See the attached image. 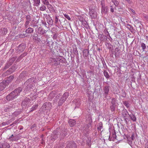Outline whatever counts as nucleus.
<instances>
[{
	"mask_svg": "<svg viewBox=\"0 0 148 148\" xmlns=\"http://www.w3.org/2000/svg\"><path fill=\"white\" fill-rule=\"evenodd\" d=\"M36 80V79L33 77L28 79L24 84V87L25 86V90L27 91L33 89L35 86Z\"/></svg>",
	"mask_w": 148,
	"mask_h": 148,
	"instance_id": "nucleus-1",
	"label": "nucleus"
},
{
	"mask_svg": "<svg viewBox=\"0 0 148 148\" xmlns=\"http://www.w3.org/2000/svg\"><path fill=\"white\" fill-rule=\"evenodd\" d=\"M22 88L21 87L16 89L6 97V99L8 101H10L15 99L19 95L20 93L22 91Z\"/></svg>",
	"mask_w": 148,
	"mask_h": 148,
	"instance_id": "nucleus-2",
	"label": "nucleus"
},
{
	"mask_svg": "<svg viewBox=\"0 0 148 148\" xmlns=\"http://www.w3.org/2000/svg\"><path fill=\"white\" fill-rule=\"evenodd\" d=\"M50 63L52 65L56 66H57L60 64V62H62L63 60L59 58H50L49 59Z\"/></svg>",
	"mask_w": 148,
	"mask_h": 148,
	"instance_id": "nucleus-3",
	"label": "nucleus"
},
{
	"mask_svg": "<svg viewBox=\"0 0 148 148\" xmlns=\"http://www.w3.org/2000/svg\"><path fill=\"white\" fill-rule=\"evenodd\" d=\"M69 96V93L68 92H65L63 95L62 97L60 99L58 102V105L61 106L63 103L65 101Z\"/></svg>",
	"mask_w": 148,
	"mask_h": 148,
	"instance_id": "nucleus-4",
	"label": "nucleus"
},
{
	"mask_svg": "<svg viewBox=\"0 0 148 148\" xmlns=\"http://www.w3.org/2000/svg\"><path fill=\"white\" fill-rule=\"evenodd\" d=\"M20 138V136L18 135H12L10 136H9L8 139L10 141H17Z\"/></svg>",
	"mask_w": 148,
	"mask_h": 148,
	"instance_id": "nucleus-5",
	"label": "nucleus"
},
{
	"mask_svg": "<svg viewBox=\"0 0 148 148\" xmlns=\"http://www.w3.org/2000/svg\"><path fill=\"white\" fill-rule=\"evenodd\" d=\"M30 101V100L29 99H25L23 101H22L21 105L23 108L29 107Z\"/></svg>",
	"mask_w": 148,
	"mask_h": 148,
	"instance_id": "nucleus-6",
	"label": "nucleus"
},
{
	"mask_svg": "<svg viewBox=\"0 0 148 148\" xmlns=\"http://www.w3.org/2000/svg\"><path fill=\"white\" fill-rule=\"evenodd\" d=\"M10 147L9 144L5 141H1L0 142L1 148H9Z\"/></svg>",
	"mask_w": 148,
	"mask_h": 148,
	"instance_id": "nucleus-7",
	"label": "nucleus"
},
{
	"mask_svg": "<svg viewBox=\"0 0 148 148\" xmlns=\"http://www.w3.org/2000/svg\"><path fill=\"white\" fill-rule=\"evenodd\" d=\"M110 88V87L109 86H104L103 88L104 95L105 98H106L107 97L108 95L109 94Z\"/></svg>",
	"mask_w": 148,
	"mask_h": 148,
	"instance_id": "nucleus-8",
	"label": "nucleus"
},
{
	"mask_svg": "<svg viewBox=\"0 0 148 148\" xmlns=\"http://www.w3.org/2000/svg\"><path fill=\"white\" fill-rule=\"evenodd\" d=\"M77 146L75 143L73 142L69 143L67 145L66 148H76Z\"/></svg>",
	"mask_w": 148,
	"mask_h": 148,
	"instance_id": "nucleus-9",
	"label": "nucleus"
},
{
	"mask_svg": "<svg viewBox=\"0 0 148 148\" xmlns=\"http://www.w3.org/2000/svg\"><path fill=\"white\" fill-rule=\"evenodd\" d=\"M89 13L92 18H95L97 17V13L93 9H92L90 11Z\"/></svg>",
	"mask_w": 148,
	"mask_h": 148,
	"instance_id": "nucleus-10",
	"label": "nucleus"
},
{
	"mask_svg": "<svg viewBox=\"0 0 148 148\" xmlns=\"http://www.w3.org/2000/svg\"><path fill=\"white\" fill-rule=\"evenodd\" d=\"M58 128L57 129L55 130H54L53 132V134H54V136H53V137H51L50 138V139L51 140L53 141L56 138H57V135H58L59 133H58Z\"/></svg>",
	"mask_w": 148,
	"mask_h": 148,
	"instance_id": "nucleus-11",
	"label": "nucleus"
},
{
	"mask_svg": "<svg viewBox=\"0 0 148 148\" xmlns=\"http://www.w3.org/2000/svg\"><path fill=\"white\" fill-rule=\"evenodd\" d=\"M101 12L102 14H105L108 12V7H105L104 5L101 3Z\"/></svg>",
	"mask_w": 148,
	"mask_h": 148,
	"instance_id": "nucleus-12",
	"label": "nucleus"
},
{
	"mask_svg": "<svg viewBox=\"0 0 148 148\" xmlns=\"http://www.w3.org/2000/svg\"><path fill=\"white\" fill-rule=\"evenodd\" d=\"M14 76H10L8 77L7 79L5 81H3L5 84L8 85L10 83L14 78Z\"/></svg>",
	"mask_w": 148,
	"mask_h": 148,
	"instance_id": "nucleus-13",
	"label": "nucleus"
},
{
	"mask_svg": "<svg viewBox=\"0 0 148 148\" xmlns=\"http://www.w3.org/2000/svg\"><path fill=\"white\" fill-rule=\"evenodd\" d=\"M25 45L24 44H21L19 45L18 47L17 50L20 52L23 51L25 49Z\"/></svg>",
	"mask_w": 148,
	"mask_h": 148,
	"instance_id": "nucleus-14",
	"label": "nucleus"
},
{
	"mask_svg": "<svg viewBox=\"0 0 148 148\" xmlns=\"http://www.w3.org/2000/svg\"><path fill=\"white\" fill-rule=\"evenodd\" d=\"M47 22L50 25H53V20L49 15H48V16H47Z\"/></svg>",
	"mask_w": 148,
	"mask_h": 148,
	"instance_id": "nucleus-15",
	"label": "nucleus"
},
{
	"mask_svg": "<svg viewBox=\"0 0 148 148\" xmlns=\"http://www.w3.org/2000/svg\"><path fill=\"white\" fill-rule=\"evenodd\" d=\"M122 115L125 118V120L127 121L126 119L125 118L127 116V115H128V114H129L127 112V110L126 109H125L123 110L122 112Z\"/></svg>",
	"mask_w": 148,
	"mask_h": 148,
	"instance_id": "nucleus-16",
	"label": "nucleus"
},
{
	"mask_svg": "<svg viewBox=\"0 0 148 148\" xmlns=\"http://www.w3.org/2000/svg\"><path fill=\"white\" fill-rule=\"evenodd\" d=\"M7 85L3 81L0 83V91L3 90L6 87Z\"/></svg>",
	"mask_w": 148,
	"mask_h": 148,
	"instance_id": "nucleus-17",
	"label": "nucleus"
},
{
	"mask_svg": "<svg viewBox=\"0 0 148 148\" xmlns=\"http://www.w3.org/2000/svg\"><path fill=\"white\" fill-rule=\"evenodd\" d=\"M16 69V67L15 66H12L11 68L9 69L6 72V73H7L8 72V74H10L12 73H13L15 70Z\"/></svg>",
	"mask_w": 148,
	"mask_h": 148,
	"instance_id": "nucleus-18",
	"label": "nucleus"
},
{
	"mask_svg": "<svg viewBox=\"0 0 148 148\" xmlns=\"http://www.w3.org/2000/svg\"><path fill=\"white\" fill-rule=\"evenodd\" d=\"M0 32H1L2 35H4L6 34L7 32L6 28L2 27L0 29Z\"/></svg>",
	"mask_w": 148,
	"mask_h": 148,
	"instance_id": "nucleus-19",
	"label": "nucleus"
},
{
	"mask_svg": "<svg viewBox=\"0 0 148 148\" xmlns=\"http://www.w3.org/2000/svg\"><path fill=\"white\" fill-rule=\"evenodd\" d=\"M82 24L84 27L86 29H88L89 28V26L87 22L85 20H83L82 21Z\"/></svg>",
	"mask_w": 148,
	"mask_h": 148,
	"instance_id": "nucleus-20",
	"label": "nucleus"
},
{
	"mask_svg": "<svg viewBox=\"0 0 148 148\" xmlns=\"http://www.w3.org/2000/svg\"><path fill=\"white\" fill-rule=\"evenodd\" d=\"M47 8L49 9V10L50 11H54L53 8L52 6L49 3V2L48 1H47Z\"/></svg>",
	"mask_w": 148,
	"mask_h": 148,
	"instance_id": "nucleus-21",
	"label": "nucleus"
},
{
	"mask_svg": "<svg viewBox=\"0 0 148 148\" xmlns=\"http://www.w3.org/2000/svg\"><path fill=\"white\" fill-rule=\"evenodd\" d=\"M69 122L70 126L71 127L73 126L76 124L75 121L73 119H70Z\"/></svg>",
	"mask_w": 148,
	"mask_h": 148,
	"instance_id": "nucleus-22",
	"label": "nucleus"
},
{
	"mask_svg": "<svg viewBox=\"0 0 148 148\" xmlns=\"http://www.w3.org/2000/svg\"><path fill=\"white\" fill-rule=\"evenodd\" d=\"M38 33L43 34L45 33V30L41 27H39L38 29Z\"/></svg>",
	"mask_w": 148,
	"mask_h": 148,
	"instance_id": "nucleus-23",
	"label": "nucleus"
},
{
	"mask_svg": "<svg viewBox=\"0 0 148 148\" xmlns=\"http://www.w3.org/2000/svg\"><path fill=\"white\" fill-rule=\"evenodd\" d=\"M83 56L84 57H87L88 56L89 51L88 49H85L83 50Z\"/></svg>",
	"mask_w": 148,
	"mask_h": 148,
	"instance_id": "nucleus-24",
	"label": "nucleus"
},
{
	"mask_svg": "<svg viewBox=\"0 0 148 148\" xmlns=\"http://www.w3.org/2000/svg\"><path fill=\"white\" fill-rule=\"evenodd\" d=\"M56 95V94H55V92L54 91H52L49 95L48 97L51 99L55 97Z\"/></svg>",
	"mask_w": 148,
	"mask_h": 148,
	"instance_id": "nucleus-25",
	"label": "nucleus"
},
{
	"mask_svg": "<svg viewBox=\"0 0 148 148\" xmlns=\"http://www.w3.org/2000/svg\"><path fill=\"white\" fill-rule=\"evenodd\" d=\"M128 116L130 117L131 119L133 121H136V118L133 114L131 113L130 114H128Z\"/></svg>",
	"mask_w": 148,
	"mask_h": 148,
	"instance_id": "nucleus-26",
	"label": "nucleus"
},
{
	"mask_svg": "<svg viewBox=\"0 0 148 148\" xmlns=\"http://www.w3.org/2000/svg\"><path fill=\"white\" fill-rule=\"evenodd\" d=\"M97 129L99 132H101V130L103 129V124L102 122H100L99 123Z\"/></svg>",
	"mask_w": 148,
	"mask_h": 148,
	"instance_id": "nucleus-27",
	"label": "nucleus"
},
{
	"mask_svg": "<svg viewBox=\"0 0 148 148\" xmlns=\"http://www.w3.org/2000/svg\"><path fill=\"white\" fill-rule=\"evenodd\" d=\"M106 45L107 48L109 49L111 51H113V46L111 44H110V43H107V44Z\"/></svg>",
	"mask_w": 148,
	"mask_h": 148,
	"instance_id": "nucleus-28",
	"label": "nucleus"
},
{
	"mask_svg": "<svg viewBox=\"0 0 148 148\" xmlns=\"http://www.w3.org/2000/svg\"><path fill=\"white\" fill-rule=\"evenodd\" d=\"M34 29L32 28L29 27L25 31V32L28 34L33 33Z\"/></svg>",
	"mask_w": 148,
	"mask_h": 148,
	"instance_id": "nucleus-29",
	"label": "nucleus"
},
{
	"mask_svg": "<svg viewBox=\"0 0 148 148\" xmlns=\"http://www.w3.org/2000/svg\"><path fill=\"white\" fill-rule=\"evenodd\" d=\"M103 74L104 76L107 79H108L110 78V76L109 74V73L106 70H104Z\"/></svg>",
	"mask_w": 148,
	"mask_h": 148,
	"instance_id": "nucleus-30",
	"label": "nucleus"
},
{
	"mask_svg": "<svg viewBox=\"0 0 148 148\" xmlns=\"http://www.w3.org/2000/svg\"><path fill=\"white\" fill-rule=\"evenodd\" d=\"M88 119H89V122L88 124L86 126L88 128H89L90 126H91L92 122V121L91 117H89L88 118Z\"/></svg>",
	"mask_w": 148,
	"mask_h": 148,
	"instance_id": "nucleus-31",
	"label": "nucleus"
},
{
	"mask_svg": "<svg viewBox=\"0 0 148 148\" xmlns=\"http://www.w3.org/2000/svg\"><path fill=\"white\" fill-rule=\"evenodd\" d=\"M134 138L135 137L134 136V134H132V135L131 137H128L127 138V139L130 141H131V142H132L134 140Z\"/></svg>",
	"mask_w": 148,
	"mask_h": 148,
	"instance_id": "nucleus-32",
	"label": "nucleus"
},
{
	"mask_svg": "<svg viewBox=\"0 0 148 148\" xmlns=\"http://www.w3.org/2000/svg\"><path fill=\"white\" fill-rule=\"evenodd\" d=\"M111 104L112 105H114L115 106H116V104H117V102L116 101V99L115 98H112L111 99Z\"/></svg>",
	"mask_w": 148,
	"mask_h": 148,
	"instance_id": "nucleus-33",
	"label": "nucleus"
},
{
	"mask_svg": "<svg viewBox=\"0 0 148 148\" xmlns=\"http://www.w3.org/2000/svg\"><path fill=\"white\" fill-rule=\"evenodd\" d=\"M38 105H34L31 108V110L30 112H32L33 111L36 110V109L38 108Z\"/></svg>",
	"mask_w": 148,
	"mask_h": 148,
	"instance_id": "nucleus-34",
	"label": "nucleus"
},
{
	"mask_svg": "<svg viewBox=\"0 0 148 148\" xmlns=\"http://www.w3.org/2000/svg\"><path fill=\"white\" fill-rule=\"evenodd\" d=\"M99 37L101 40H103V38H106V36L103 34H100L99 35Z\"/></svg>",
	"mask_w": 148,
	"mask_h": 148,
	"instance_id": "nucleus-35",
	"label": "nucleus"
},
{
	"mask_svg": "<svg viewBox=\"0 0 148 148\" xmlns=\"http://www.w3.org/2000/svg\"><path fill=\"white\" fill-rule=\"evenodd\" d=\"M116 106L111 105L110 106V108L111 111L113 112L115 110V107Z\"/></svg>",
	"mask_w": 148,
	"mask_h": 148,
	"instance_id": "nucleus-36",
	"label": "nucleus"
},
{
	"mask_svg": "<svg viewBox=\"0 0 148 148\" xmlns=\"http://www.w3.org/2000/svg\"><path fill=\"white\" fill-rule=\"evenodd\" d=\"M123 103L127 108H128L129 107L130 104L127 101H125L123 102Z\"/></svg>",
	"mask_w": 148,
	"mask_h": 148,
	"instance_id": "nucleus-37",
	"label": "nucleus"
},
{
	"mask_svg": "<svg viewBox=\"0 0 148 148\" xmlns=\"http://www.w3.org/2000/svg\"><path fill=\"white\" fill-rule=\"evenodd\" d=\"M119 53L120 52L119 51L118 48H116L115 49V56L116 55H118L119 54Z\"/></svg>",
	"mask_w": 148,
	"mask_h": 148,
	"instance_id": "nucleus-38",
	"label": "nucleus"
},
{
	"mask_svg": "<svg viewBox=\"0 0 148 148\" xmlns=\"http://www.w3.org/2000/svg\"><path fill=\"white\" fill-rule=\"evenodd\" d=\"M26 21H31V16L29 15H27L26 16Z\"/></svg>",
	"mask_w": 148,
	"mask_h": 148,
	"instance_id": "nucleus-39",
	"label": "nucleus"
},
{
	"mask_svg": "<svg viewBox=\"0 0 148 148\" xmlns=\"http://www.w3.org/2000/svg\"><path fill=\"white\" fill-rule=\"evenodd\" d=\"M141 47H142V49L144 50L146 48L145 44L144 43H142L141 44Z\"/></svg>",
	"mask_w": 148,
	"mask_h": 148,
	"instance_id": "nucleus-40",
	"label": "nucleus"
},
{
	"mask_svg": "<svg viewBox=\"0 0 148 148\" xmlns=\"http://www.w3.org/2000/svg\"><path fill=\"white\" fill-rule=\"evenodd\" d=\"M102 62L103 64V67L105 69H107V65H106V63L105 62V61L104 60L103 61V60H102Z\"/></svg>",
	"mask_w": 148,
	"mask_h": 148,
	"instance_id": "nucleus-41",
	"label": "nucleus"
},
{
	"mask_svg": "<svg viewBox=\"0 0 148 148\" xmlns=\"http://www.w3.org/2000/svg\"><path fill=\"white\" fill-rule=\"evenodd\" d=\"M34 2L35 3V5L37 6L40 3V0H34Z\"/></svg>",
	"mask_w": 148,
	"mask_h": 148,
	"instance_id": "nucleus-42",
	"label": "nucleus"
},
{
	"mask_svg": "<svg viewBox=\"0 0 148 148\" xmlns=\"http://www.w3.org/2000/svg\"><path fill=\"white\" fill-rule=\"evenodd\" d=\"M30 21H26L25 22V28H27L28 27L27 25H29Z\"/></svg>",
	"mask_w": 148,
	"mask_h": 148,
	"instance_id": "nucleus-43",
	"label": "nucleus"
},
{
	"mask_svg": "<svg viewBox=\"0 0 148 148\" xmlns=\"http://www.w3.org/2000/svg\"><path fill=\"white\" fill-rule=\"evenodd\" d=\"M52 106L50 102H48L47 105V107H48V109H49Z\"/></svg>",
	"mask_w": 148,
	"mask_h": 148,
	"instance_id": "nucleus-44",
	"label": "nucleus"
},
{
	"mask_svg": "<svg viewBox=\"0 0 148 148\" xmlns=\"http://www.w3.org/2000/svg\"><path fill=\"white\" fill-rule=\"evenodd\" d=\"M64 17L68 20H71V18L68 15L66 14H64Z\"/></svg>",
	"mask_w": 148,
	"mask_h": 148,
	"instance_id": "nucleus-45",
	"label": "nucleus"
},
{
	"mask_svg": "<svg viewBox=\"0 0 148 148\" xmlns=\"http://www.w3.org/2000/svg\"><path fill=\"white\" fill-rule=\"evenodd\" d=\"M74 53L75 55H76L78 54V51L76 49V48H74L73 49Z\"/></svg>",
	"mask_w": 148,
	"mask_h": 148,
	"instance_id": "nucleus-46",
	"label": "nucleus"
},
{
	"mask_svg": "<svg viewBox=\"0 0 148 148\" xmlns=\"http://www.w3.org/2000/svg\"><path fill=\"white\" fill-rule=\"evenodd\" d=\"M45 9H46L45 7V6L43 5V6L41 7L40 8V10H42V11H43V10H45Z\"/></svg>",
	"mask_w": 148,
	"mask_h": 148,
	"instance_id": "nucleus-47",
	"label": "nucleus"
},
{
	"mask_svg": "<svg viewBox=\"0 0 148 148\" xmlns=\"http://www.w3.org/2000/svg\"><path fill=\"white\" fill-rule=\"evenodd\" d=\"M106 32L108 34L107 35V36H109V38H108V39L110 41H112V38L110 36V35L108 32V31L107 30L106 31Z\"/></svg>",
	"mask_w": 148,
	"mask_h": 148,
	"instance_id": "nucleus-48",
	"label": "nucleus"
},
{
	"mask_svg": "<svg viewBox=\"0 0 148 148\" xmlns=\"http://www.w3.org/2000/svg\"><path fill=\"white\" fill-rule=\"evenodd\" d=\"M114 3V4L116 6H117L119 4V3L118 1H116Z\"/></svg>",
	"mask_w": 148,
	"mask_h": 148,
	"instance_id": "nucleus-49",
	"label": "nucleus"
},
{
	"mask_svg": "<svg viewBox=\"0 0 148 148\" xmlns=\"http://www.w3.org/2000/svg\"><path fill=\"white\" fill-rule=\"evenodd\" d=\"M80 103L79 102H78V103H76L75 104L76 107H77L78 108L79 106H80Z\"/></svg>",
	"mask_w": 148,
	"mask_h": 148,
	"instance_id": "nucleus-50",
	"label": "nucleus"
},
{
	"mask_svg": "<svg viewBox=\"0 0 148 148\" xmlns=\"http://www.w3.org/2000/svg\"><path fill=\"white\" fill-rule=\"evenodd\" d=\"M58 19L57 16L55 17V21L56 23H57L58 22Z\"/></svg>",
	"mask_w": 148,
	"mask_h": 148,
	"instance_id": "nucleus-51",
	"label": "nucleus"
},
{
	"mask_svg": "<svg viewBox=\"0 0 148 148\" xmlns=\"http://www.w3.org/2000/svg\"><path fill=\"white\" fill-rule=\"evenodd\" d=\"M110 7H111L110 9V11L112 12H113L114 11V9L113 8H112V6H110Z\"/></svg>",
	"mask_w": 148,
	"mask_h": 148,
	"instance_id": "nucleus-52",
	"label": "nucleus"
},
{
	"mask_svg": "<svg viewBox=\"0 0 148 148\" xmlns=\"http://www.w3.org/2000/svg\"><path fill=\"white\" fill-rule=\"evenodd\" d=\"M10 66V65H9L8 64H6L5 66V67H4V69H6L8 68Z\"/></svg>",
	"mask_w": 148,
	"mask_h": 148,
	"instance_id": "nucleus-53",
	"label": "nucleus"
},
{
	"mask_svg": "<svg viewBox=\"0 0 148 148\" xmlns=\"http://www.w3.org/2000/svg\"><path fill=\"white\" fill-rule=\"evenodd\" d=\"M36 127V125L35 124L32 125L31 127V129H32L33 128Z\"/></svg>",
	"mask_w": 148,
	"mask_h": 148,
	"instance_id": "nucleus-54",
	"label": "nucleus"
},
{
	"mask_svg": "<svg viewBox=\"0 0 148 148\" xmlns=\"http://www.w3.org/2000/svg\"><path fill=\"white\" fill-rule=\"evenodd\" d=\"M10 108L9 107V106H8V107H7V108H5L4 110L5 112H7L8 111V109L9 110V109Z\"/></svg>",
	"mask_w": 148,
	"mask_h": 148,
	"instance_id": "nucleus-55",
	"label": "nucleus"
},
{
	"mask_svg": "<svg viewBox=\"0 0 148 148\" xmlns=\"http://www.w3.org/2000/svg\"><path fill=\"white\" fill-rule=\"evenodd\" d=\"M15 106L14 105L13 106H12L11 105H10V106H9V107L10 108H15Z\"/></svg>",
	"mask_w": 148,
	"mask_h": 148,
	"instance_id": "nucleus-56",
	"label": "nucleus"
},
{
	"mask_svg": "<svg viewBox=\"0 0 148 148\" xmlns=\"http://www.w3.org/2000/svg\"><path fill=\"white\" fill-rule=\"evenodd\" d=\"M148 147V141L147 142L145 143V147Z\"/></svg>",
	"mask_w": 148,
	"mask_h": 148,
	"instance_id": "nucleus-57",
	"label": "nucleus"
},
{
	"mask_svg": "<svg viewBox=\"0 0 148 148\" xmlns=\"http://www.w3.org/2000/svg\"><path fill=\"white\" fill-rule=\"evenodd\" d=\"M112 136L113 137V138H115L116 137V135L115 134H114L112 135Z\"/></svg>",
	"mask_w": 148,
	"mask_h": 148,
	"instance_id": "nucleus-58",
	"label": "nucleus"
},
{
	"mask_svg": "<svg viewBox=\"0 0 148 148\" xmlns=\"http://www.w3.org/2000/svg\"><path fill=\"white\" fill-rule=\"evenodd\" d=\"M126 1L129 3H131V1H130V0H125Z\"/></svg>",
	"mask_w": 148,
	"mask_h": 148,
	"instance_id": "nucleus-59",
	"label": "nucleus"
},
{
	"mask_svg": "<svg viewBox=\"0 0 148 148\" xmlns=\"http://www.w3.org/2000/svg\"><path fill=\"white\" fill-rule=\"evenodd\" d=\"M116 0H112V1L113 3H114L116 1Z\"/></svg>",
	"mask_w": 148,
	"mask_h": 148,
	"instance_id": "nucleus-60",
	"label": "nucleus"
},
{
	"mask_svg": "<svg viewBox=\"0 0 148 148\" xmlns=\"http://www.w3.org/2000/svg\"><path fill=\"white\" fill-rule=\"evenodd\" d=\"M2 125H5V122H3V123H2Z\"/></svg>",
	"mask_w": 148,
	"mask_h": 148,
	"instance_id": "nucleus-61",
	"label": "nucleus"
},
{
	"mask_svg": "<svg viewBox=\"0 0 148 148\" xmlns=\"http://www.w3.org/2000/svg\"><path fill=\"white\" fill-rule=\"evenodd\" d=\"M146 38L147 40H148V36H146Z\"/></svg>",
	"mask_w": 148,
	"mask_h": 148,
	"instance_id": "nucleus-62",
	"label": "nucleus"
},
{
	"mask_svg": "<svg viewBox=\"0 0 148 148\" xmlns=\"http://www.w3.org/2000/svg\"><path fill=\"white\" fill-rule=\"evenodd\" d=\"M109 140H112L110 138V136H109Z\"/></svg>",
	"mask_w": 148,
	"mask_h": 148,
	"instance_id": "nucleus-63",
	"label": "nucleus"
},
{
	"mask_svg": "<svg viewBox=\"0 0 148 148\" xmlns=\"http://www.w3.org/2000/svg\"><path fill=\"white\" fill-rule=\"evenodd\" d=\"M22 75H23V73H21L20 74V77H21V76H22Z\"/></svg>",
	"mask_w": 148,
	"mask_h": 148,
	"instance_id": "nucleus-64",
	"label": "nucleus"
}]
</instances>
